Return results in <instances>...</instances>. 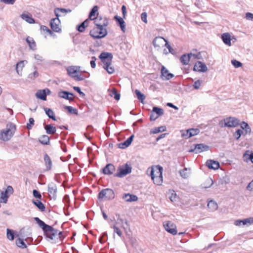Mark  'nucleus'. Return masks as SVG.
I'll list each match as a JSON object with an SVG mask.
<instances>
[{
	"mask_svg": "<svg viewBox=\"0 0 253 253\" xmlns=\"http://www.w3.org/2000/svg\"><path fill=\"white\" fill-rule=\"evenodd\" d=\"M35 220L42 228L46 234L47 238L52 241V243H56L58 240H61L62 238V232L54 229L52 227L45 224L39 217H35Z\"/></svg>",
	"mask_w": 253,
	"mask_h": 253,
	"instance_id": "obj_1",
	"label": "nucleus"
},
{
	"mask_svg": "<svg viewBox=\"0 0 253 253\" xmlns=\"http://www.w3.org/2000/svg\"><path fill=\"white\" fill-rule=\"evenodd\" d=\"M163 167L159 165L153 166L147 170V172L150 171V175L154 183L157 185H161L163 182Z\"/></svg>",
	"mask_w": 253,
	"mask_h": 253,
	"instance_id": "obj_2",
	"label": "nucleus"
},
{
	"mask_svg": "<svg viewBox=\"0 0 253 253\" xmlns=\"http://www.w3.org/2000/svg\"><path fill=\"white\" fill-rule=\"evenodd\" d=\"M103 64V68L109 74L114 73L115 69L112 66L113 55L109 52H102L99 56Z\"/></svg>",
	"mask_w": 253,
	"mask_h": 253,
	"instance_id": "obj_3",
	"label": "nucleus"
},
{
	"mask_svg": "<svg viewBox=\"0 0 253 253\" xmlns=\"http://www.w3.org/2000/svg\"><path fill=\"white\" fill-rule=\"evenodd\" d=\"M16 130V125L13 123H8L6 124L5 128L0 131V139L5 142L10 140L14 135Z\"/></svg>",
	"mask_w": 253,
	"mask_h": 253,
	"instance_id": "obj_4",
	"label": "nucleus"
},
{
	"mask_svg": "<svg viewBox=\"0 0 253 253\" xmlns=\"http://www.w3.org/2000/svg\"><path fill=\"white\" fill-rule=\"evenodd\" d=\"M106 28L94 27L90 30L89 35L94 39H101L107 35Z\"/></svg>",
	"mask_w": 253,
	"mask_h": 253,
	"instance_id": "obj_5",
	"label": "nucleus"
},
{
	"mask_svg": "<svg viewBox=\"0 0 253 253\" xmlns=\"http://www.w3.org/2000/svg\"><path fill=\"white\" fill-rule=\"evenodd\" d=\"M67 71L68 75L75 80L80 81L84 80L83 78L78 74L80 71V66H69L67 68Z\"/></svg>",
	"mask_w": 253,
	"mask_h": 253,
	"instance_id": "obj_6",
	"label": "nucleus"
},
{
	"mask_svg": "<svg viewBox=\"0 0 253 253\" xmlns=\"http://www.w3.org/2000/svg\"><path fill=\"white\" fill-rule=\"evenodd\" d=\"M98 198L105 200H112L115 197V193L113 190L106 188L102 190L99 193Z\"/></svg>",
	"mask_w": 253,
	"mask_h": 253,
	"instance_id": "obj_7",
	"label": "nucleus"
},
{
	"mask_svg": "<svg viewBox=\"0 0 253 253\" xmlns=\"http://www.w3.org/2000/svg\"><path fill=\"white\" fill-rule=\"evenodd\" d=\"M131 172V168L127 164L120 167L118 172L114 176L118 177H123Z\"/></svg>",
	"mask_w": 253,
	"mask_h": 253,
	"instance_id": "obj_8",
	"label": "nucleus"
},
{
	"mask_svg": "<svg viewBox=\"0 0 253 253\" xmlns=\"http://www.w3.org/2000/svg\"><path fill=\"white\" fill-rule=\"evenodd\" d=\"M94 23L96 26V27L105 28L109 25L108 19L106 17L99 16L98 14L94 19Z\"/></svg>",
	"mask_w": 253,
	"mask_h": 253,
	"instance_id": "obj_9",
	"label": "nucleus"
},
{
	"mask_svg": "<svg viewBox=\"0 0 253 253\" xmlns=\"http://www.w3.org/2000/svg\"><path fill=\"white\" fill-rule=\"evenodd\" d=\"M13 189L11 186H8L4 191L0 194V202L6 203L8 197L13 194Z\"/></svg>",
	"mask_w": 253,
	"mask_h": 253,
	"instance_id": "obj_10",
	"label": "nucleus"
},
{
	"mask_svg": "<svg viewBox=\"0 0 253 253\" xmlns=\"http://www.w3.org/2000/svg\"><path fill=\"white\" fill-rule=\"evenodd\" d=\"M165 229L169 233L175 235L177 234L176 226L175 224L170 221H165L163 223Z\"/></svg>",
	"mask_w": 253,
	"mask_h": 253,
	"instance_id": "obj_11",
	"label": "nucleus"
},
{
	"mask_svg": "<svg viewBox=\"0 0 253 253\" xmlns=\"http://www.w3.org/2000/svg\"><path fill=\"white\" fill-rule=\"evenodd\" d=\"M167 40L162 37H157L153 41V45L155 48L159 50L165 46Z\"/></svg>",
	"mask_w": 253,
	"mask_h": 253,
	"instance_id": "obj_12",
	"label": "nucleus"
},
{
	"mask_svg": "<svg viewBox=\"0 0 253 253\" xmlns=\"http://www.w3.org/2000/svg\"><path fill=\"white\" fill-rule=\"evenodd\" d=\"M60 21L58 17L53 18L50 22V26L51 29L55 32L59 33L61 31V28L60 26Z\"/></svg>",
	"mask_w": 253,
	"mask_h": 253,
	"instance_id": "obj_13",
	"label": "nucleus"
},
{
	"mask_svg": "<svg viewBox=\"0 0 253 253\" xmlns=\"http://www.w3.org/2000/svg\"><path fill=\"white\" fill-rule=\"evenodd\" d=\"M224 126L236 127L239 124V120L234 117H229L224 120Z\"/></svg>",
	"mask_w": 253,
	"mask_h": 253,
	"instance_id": "obj_14",
	"label": "nucleus"
},
{
	"mask_svg": "<svg viewBox=\"0 0 253 253\" xmlns=\"http://www.w3.org/2000/svg\"><path fill=\"white\" fill-rule=\"evenodd\" d=\"M209 149V146L201 143L195 145L194 148L189 150V152H195V153L197 154L202 152L203 151H208Z\"/></svg>",
	"mask_w": 253,
	"mask_h": 253,
	"instance_id": "obj_15",
	"label": "nucleus"
},
{
	"mask_svg": "<svg viewBox=\"0 0 253 253\" xmlns=\"http://www.w3.org/2000/svg\"><path fill=\"white\" fill-rule=\"evenodd\" d=\"M253 224V217H250L243 220H237L235 221L234 224L236 226H240L241 225L250 226Z\"/></svg>",
	"mask_w": 253,
	"mask_h": 253,
	"instance_id": "obj_16",
	"label": "nucleus"
},
{
	"mask_svg": "<svg viewBox=\"0 0 253 253\" xmlns=\"http://www.w3.org/2000/svg\"><path fill=\"white\" fill-rule=\"evenodd\" d=\"M194 70L199 72H205L208 70V68L205 63L198 61L194 65Z\"/></svg>",
	"mask_w": 253,
	"mask_h": 253,
	"instance_id": "obj_17",
	"label": "nucleus"
},
{
	"mask_svg": "<svg viewBox=\"0 0 253 253\" xmlns=\"http://www.w3.org/2000/svg\"><path fill=\"white\" fill-rule=\"evenodd\" d=\"M122 198L126 202H135L138 200V198L136 195L129 193L123 194Z\"/></svg>",
	"mask_w": 253,
	"mask_h": 253,
	"instance_id": "obj_18",
	"label": "nucleus"
},
{
	"mask_svg": "<svg viewBox=\"0 0 253 253\" xmlns=\"http://www.w3.org/2000/svg\"><path fill=\"white\" fill-rule=\"evenodd\" d=\"M223 42L226 44L228 46L231 45V41L232 40L234 39L236 40V39L233 37L232 38L231 37V36L229 33H225L222 34L221 37Z\"/></svg>",
	"mask_w": 253,
	"mask_h": 253,
	"instance_id": "obj_19",
	"label": "nucleus"
},
{
	"mask_svg": "<svg viewBox=\"0 0 253 253\" xmlns=\"http://www.w3.org/2000/svg\"><path fill=\"white\" fill-rule=\"evenodd\" d=\"M48 192L50 197L52 198H55L57 192V186L55 184L51 183L48 184Z\"/></svg>",
	"mask_w": 253,
	"mask_h": 253,
	"instance_id": "obj_20",
	"label": "nucleus"
},
{
	"mask_svg": "<svg viewBox=\"0 0 253 253\" xmlns=\"http://www.w3.org/2000/svg\"><path fill=\"white\" fill-rule=\"evenodd\" d=\"M115 170V166L111 164H107L103 169L102 172L104 174H111Z\"/></svg>",
	"mask_w": 253,
	"mask_h": 253,
	"instance_id": "obj_21",
	"label": "nucleus"
},
{
	"mask_svg": "<svg viewBox=\"0 0 253 253\" xmlns=\"http://www.w3.org/2000/svg\"><path fill=\"white\" fill-rule=\"evenodd\" d=\"M58 96L60 98H64L70 101L73 100V94L66 91H61L58 93Z\"/></svg>",
	"mask_w": 253,
	"mask_h": 253,
	"instance_id": "obj_22",
	"label": "nucleus"
},
{
	"mask_svg": "<svg viewBox=\"0 0 253 253\" xmlns=\"http://www.w3.org/2000/svg\"><path fill=\"white\" fill-rule=\"evenodd\" d=\"M134 137L133 135H131L129 138H128L125 141L122 143H120L118 144V147L121 149H125L128 147L131 143Z\"/></svg>",
	"mask_w": 253,
	"mask_h": 253,
	"instance_id": "obj_23",
	"label": "nucleus"
},
{
	"mask_svg": "<svg viewBox=\"0 0 253 253\" xmlns=\"http://www.w3.org/2000/svg\"><path fill=\"white\" fill-rule=\"evenodd\" d=\"M206 165L209 169H217L219 167V163L218 162L211 160H208Z\"/></svg>",
	"mask_w": 253,
	"mask_h": 253,
	"instance_id": "obj_24",
	"label": "nucleus"
},
{
	"mask_svg": "<svg viewBox=\"0 0 253 253\" xmlns=\"http://www.w3.org/2000/svg\"><path fill=\"white\" fill-rule=\"evenodd\" d=\"M161 74L162 77L165 78L167 80H170L174 76L172 74L169 73V71L164 66L162 67Z\"/></svg>",
	"mask_w": 253,
	"mask_h": 253,
	"instance_id": "obj_25",
	"label": "nucleus"
},
{
	"mask_svg": "<svg viewBox=\"0 0 253 253\" xmlns=\"http://www.w3.org/2000/svg\"><path fill=\"white\" fill-rule=\"evenodd\" d=\"M20 17L21 18L24 20H25L27 22L32 24L35 23L34 19L32 18V15L27 13H23Z\"/></svg>",
	"mask_w": 253,
	"mask_h": 253,
	"instance_id": "obj_26",
	"label": "nucleus"
},
{
	"mask_svg": "<svg viewBox=\"0 0 253 253\" xmlns=\"http://www.w3.org/2000/svg\"><path fill=\"white\" fill-rule=\"evenodd\" d=\"M44 162L46 167V170H50L52 168V163L51 159L47 154H45L44 156Z\"/></svg>",
	"mask_w": 253,
	"mask_h": 253,
	"instance_id": "obj_27",
	"label": "nucleus"
},
{
	"mask_svg": "<svg viewBox=\"0 0 253 253\" xmlns=\"http://www.w3.org/2000/svg\"><path fill=\"white\" fill-rule=\"evenodd\" d=\"M115 19L116 20L117 23L120 25L122 31L124 33L126 31V25L125 22L120 17L118 16H115L114 17Z\"/></svg>",
	"mask_w": 253,
	"mask_h": 253,
	"instance_id": "obj_28",
	"label": "nucleus"
},
{
	"mask_svg": "<svg viewBox=\"0 0 253 253\" xmlns=\"http://www.w3.org/2000/svg\"><path fill=\"white\" fill-rule=\"evenodd\" d=\"M26 42L29 45V46L32 50H35L36 49V43L33 38L28 37L26 38Z\"/></svg>",
	"mask_w": 253,
	"mask_h": 253,
	"instance_id": "obj_29",
	"label": "nucleus"
},
{
	"mask_svg": "<svg viewBox=\"0 0 253 253\" xmlns=\"http://www.w3.org/2000/svg\"><path fill=\"white\" fill-rule=\"evenodd\" d=\"M208 207L211 211H213L218 209V205L215 201L211 200L208 203Z\"/></svg>",
	"mask_w": 253,
	"mask_h": 253,
	"instance_id": "obj_30",
	"label": "nucleus"
},
{
	"mask_svg": "<svg viewBox=\"0 0 253 253\" xmlns=\"http://www.w3.org/2000/svg\"><path fill=\"white\" fill-rule=\"evenodd\" d=\"M36 96L38 98L42 100L46 99V94L44 89L38 90L36 93Z\"/></svg>",
	"mask_w": 253,
	"mask_h": 253,
	"instance_id": "obj_31",
	"label": "nucleus"
},
{
	"mask_svg": "<svg viewBox=\"0 0 253 253\" xmlns=\"http://www.w3.org/2000/svg\"><path fill=\"white\" fill-rule=\"evenodd\" d=\"M44 128L47 134H53L55 133L56 128L51 125H46L44 126Z\"/></svg>",
	"mask_w": 253,
	"mask_h": 253,
	"instance_id": "obj_32",
	"label": "nucleus"
},
{
	"mask_svg": "<svg viewBox=\"0 0 253 253\" xmlns=\"http://www.w3.org/2000/svg\"><path fill=\"white\" fill-rule=\"evenodd\" d=\"M71 10L70 9H67L65 8H56L54 9V13L56 17H59L60 16V13H65L67 12H70Z\"/></svg>",
	"mask_w": 253,
	"mask_h": 253,
	"instance_id": "obj_33",
	"label": "nucleus"
},
{
	"mask_svg": "<svg viewBox=\"0 0 253 253\" xmlns=\"http://www.w3.org/2000/svg\"><path fill=\"white\" fill-rule=\"evenodd\" d=\"M39 141L43 145H48L50 142V138L47 135H43L40 137Z\"/></svg>",
	"mask_w": 253,
	"mask_h": 253,
	"instance_id": "obj_34",
	"label": "nucleus"
},
{
	"mask_svg": "<svg viewBox=\"0 0 253 253\" xmlns=\"http://www.w3.org/2000/svg\"><path fill=\"white\" fill-rule=\"evenodd\" d=\"M89 21V20L88 19L85 20L80 25L77 26V29L80 32H83L84 31L85 28L87 26Z\"/></svg>",
	"mask_w": 253,
	"mask_h": 253,
	"instance_id": "obj_35",
	"label": "nucleus"
},
{
	"mask_svg": "<svg viewBox=\"0 0 253 253\" xmlns=\"http://www.w3.org/2000/svg\"><path fill=\"white\" fill-rule=\"evenodd\" d=\"M240 126L245 131V133L244 134V135L247 134L248 133L250 134L251 132V128H250V127L249 126L248 124L247 123L245 122H242L240 124Z\"/></svg>",
	"mask_w": 253,
	"mask_h": 253,
	"instance_id": "obj_36",
	"label": "nucleus"
},
{
	"mask_svg": "<svg viewBox=\"0 0 253 253\" xmlns=\"http://www.w3.org/2000/svg\"><path fill=\"white\" fill-rule=\"evenodd\" d=\"M24 61H21L18 62L16 64V72L20 76L22 75V69L24 67Z\"/></svg>",
	"mask_w": 253,
	"mask_h": 253,
	"instance_id": "obj_37",
	"label": "nucleus"
},
{
	"mask_svg": "<svg viewBox=\"0 0 253 253\" xmlns=\"http://www.w3.org/2000/svg\"><path fill=\"white\" fill-rule=\"evenodd\" d=\"M44 110L45 111L46 114L49 118L52 119L54 121L56 120L55 114L51 109L44 108Z\"/></svg>",
	"mask_w": 253,
	"mask_h": 253,
	"instance_id": "obj_38",
	"label": "nucleus"
},
{
	"mask_svg": "<svg viewBox=\"0 0 253 253\" xmlns=\"http://www.w3.org/2000/svg\"><path fill=\"white\" fill-rule=\"evenodd\" d=\"M191 58L189 54H184L180 58V61L183 65H188Z\"/></svg>",
	"mask_w": 253,
	"mask_h": 253,
	"instance_id": "obj_39",
	"label": "nucleus"
},
{
	"mask_svg": "<svg viewBox=\"0 0 253 253\" xmlns=\"http://www.w3.org/2000/svg\"><path fill=\"white\" fill-rule=\"evenodd\" d=\"M166 127L165 126H161L153 128L151 130V133L156 134L159 132H162L166 131Z\"/></svg>",
	"mask_w": 253,
	"mask_h": 253,
	"instance_id": "obj_40",
	"label": "nucleus"
},
{
	"mask_svg": "<svg viewBox=\"0 0 253 253\" xmlns=\"http://www.w3.org/2000/svg\"><path fill=\"white\" fill-rule=\"evenodd\" d=\"M114 229V233H116L120 237H122L123 235L122 231L118 226V223L116 222L113 225L112 227Z\"/></svg>",
	"mask_w": 253,
	"mask_h": 253,
	"instance_id": "obj_41",
	"label": "nucleus"
},
{
	"mask_svg": "<svg viewBox=\"0 0 253 253\" xmlns=\"http://www.w3.org/2000/svg\"><path fill=\"white\" fill-rule=\"evenodd\" d=\"M190 169L184 168L183 169L180 171L179 173L181 176L184 178L188 177L190 173Z\"/></svg>",
	"mask_w": 253,
	"mask_h": 253,
	"instance_id": "obj_42",
	"label": "nucleus"
},
{
	"mask_svg": "<svg viewBox=\"0 0 253 253\" xmlns=\"http://www.w3.org/2000/svg\"><path fill=\"white\" fill-rule=\"evenodd\" d=\"M34 204L42 211L45 210V207L44 205L39 200H33Z\"/></svg>",
	"mask_w": 253,
	"mask_h": 253,
	"instance_id": "obj_43",
	"label": "nucleus"
},
{
	"mask_svg": "<svg viewBox=\"0 0 253 253\" xmlns=\"http://www.w3.org/2000/svg\"><path fill=\"white\" fill-rule=\"evenodd\" d=\"M152 113H155L158 118L164 114V110L162 108L154 107L152 110Z\"/></svg>",
	"mask_w": 253,
	"mask_h": 253,
	"instance_id": "obj_44",
	"label": "nucleus"
},
{
	"mask_svg": "<svg viewBox=\"0 0 253 253\" xmlns=\"http://www.w3.org/2000/svg\"><path fill=\"white\" fill-rule=\"evenodd\" d=\"M214 182L212 179L211 178L209 177L207 178L205 183H204L202 185V187L204 188H208L211 187Z\"/></svg>",
	"mask_w": 253,
	"mask_h": 253,
	"instance_id": "obj_45",
	"label": "nucleus"
},
{
	"mask_svg": "<svg viewBox=\"0 0 253 253\" xmlns=\"http://www.w3.org/2000/svg\"><path fill=\"white\" fill-rule=\"evenodd\" d=\"M98 7L97 6L95 5L93 7L91 10L90 12L89 15V20H94L95 17H94L95 13L98 11Z\"/></svg>",
	"mask_w": 253,
	"mask_h": 253,
	"instance_id": "obj_46",
	"label": "nucleus"
},
{
	"mask_svg": "<svg viewBox=\"0 0 253 253\" xmlns=\"http://www.w3.org/2000/svg\"><path fill=\"white\" fill-rule=\"evenodd\" d=\"M16 244L18 247L22 249H25L27 247L26 245L21 238H18L16 240Z\"/></svg>",
	"mask_w": 253,
	"mask_h": 253,
	"instance_id": "obj_47",
	"label": "nucleus"
},
{
	"mask_svg": "<svg viewBox=\"0 0 253 253\" xmlns=\"http://www.w3.org/2000/svg\"><path fill=\"white\" fill-rule=\"evenodd\" d=\"M110 95L112 97H114V98L116 100H119L120 98V94L118 93L117 90L115 88H113V90L111 91Z\"/></svg>",
	"mask_w": 253,
	"mask_h": 253,
	"instance_id": "obj_48",
	"label": "nucleus"
},
{
	"mask_svg": "<svg viewBox=\"0 0 253 253\" xmlns=\"http://www.w3.org/2000/svg\"><path fill=\"white\" fill-rule=\"evenodd\" d=\"M6 236L7 238L11 241H12L14 239V235L13 230H10L9 229H7L6 230Z\"/></svg>",
	"mask_w": 253,
	"mask_h": 253,
	"instance_id": "obj_49",
	"label": "nucleus"
},
{
	"mask_svg": "<svg viewBox=\"0 0 253 253\" xmlns=\"http://www.w3.org/2000/svg\"><path fill=\"white\" fill-rule=\"evenodd\" d=\"M189 55L191 60H195V59H200L201 58L202 56L200 53H189Z\"/></svg>",
	"mask_w": 253,
	"mask_h": 253,
	"instance_id": "obj_50",
	"label": "nucleus"
},
{
	"mask_svg": "<svg viewBox=\"0 0 253 253\" xmlns=\"http://www.w3.org/2000/svg\"><path fill=\"white\" fill-rule=\"evenodd\" d=\"M242 134H244V131L241 129H238L234 133L233 136L236 138V139L238 140L240 138Z\"/></svg>",
	"mask_w": 253,
	"mask_h": 253,
	"instance_id": "obj_51",
	"label": "nucleus"
},
{
	"mask_svg": "<svg viewBox=\"0 0 253 253\" xmlns=\"http://www.w3.org/2000/svg\"><path fill=\"white\" fill-rule=\"evenodd\" d=\"M250 152L248 150L243 154V157L245 162L248 163L250 160Z\"/></svg>",
	"mask_w": 253,
	"mask_h": 253,
	"instance_id": "obj_52",
	"label": "nucleus"
},
{
	"mask_svg": "<svg viewBox=\"0 0 253 253\" xmlns=\"http://www.w3.org/2000/svg\"><path fill=\"white\" fill-rule=\"evenodd\" d=\"M35 121L33 118H30L29 120V123L27 124V128L28 129H31L33 126L34 125Z\"/></svg>",
	"mask_w": 253,
	"mask_h": 253,
	"instance_id": "obj_53",
	"label": "nucleus"
},
{
	"mask_svg": "<svg viewBox=\"0 0 253 253\" xmlns=\"http://www.w3.org/2000/svg\"><path fill=\"white\" fill-rule=\"evenodd\" d=\"M64 108L66 110H67L68 111V112L69 113H72V114H77V110L76 109L73 108L71 106H65Z\"/></svg>",
	"mask_w": 253,
	"mask_h": 253,
	"instance_id": "obj_54",
	"label": "nucleus"
},
{
	"mask_svg": "<svg viewBox=\"0 0 253 253\" xmlns=\"http://www.w3.org/2000/svg\"><path fill=\"white\" fill-rule=\"evenodd\" d=\"M190 136L192 137L198 134L200 132V130L198 128H191L189 129Z\"/></svg>",
	"mask_w": 253,
	"mask_h": 253,
	"instance_id": "obj_55",
	"label": "nucleus"
},
{
	"mask_svg": "<svg viewBox=\"0 0 253 253\" xmlns=\"http://www.w3.org/2000/svg\"><path fill=\"white\" fill-rule=\"evenodd\" d=\"M231 63L235 68H239L241 67L242 65V63L236 60H232L231 61Z\"/></svg>",
	"mask_w": 253,
	"mask_h": 253,
	"instance_id": "obj_56",
	"label": "nucleus"
},
{
	"mask_svg": "<svg viewBox=\"0 0 253 253\" xmlns=\"http://www.w3.org/2000/svg\"><path fill=\"white\" fill-rule=\"evenodd\" d=\"M39 76V73L37 70H35L33 73L29 75L28 78L31 79H35Z\"/></svg>",
	"mask_w": 253,
	"mask_h": 253,
	"instance_id": "obj_57",
	"label": "nucleus"
},
{
	"mask_svg": "<svg viewBox=\"0 0 253 253\" xmlns=\"http://www.w3.org/2000/svg\"><path fill=\"white\" fill-rule=\"evenodd\" d=\"M169 192L171 193V196L169 197V199L171 201L173 202L176 200V194L174 191L171 190L169 191Z\"/></svg>",
	"mask_w": 253,
	"mask_h": 253,
	"instance_id": "obj_58",
	"label": "nucleus"
},
{
	"mask_svg": "<svg viewBox=\"0 0 253 253\" xmlns=\"http://www.w3.org/2000/svg\"><path fill=\"white\" fill-rule=\"evenodd\" d=\"M33 196L39 199H41L42 195L37 190H34L33 191Z\"/></svg>",
	"mask_w": 253,
	"mask_h": 253,
	"instance_id": "obj_59",
	"label": "nucleus"
},
{
	"mask_svg": "<svg viewBox=\"0 0 253 253\" xmlns=\"http://www.w3.org/2000/svg\"><path fill=\"white\" fill-rule=\"evenodd\" d=\"M201 85V81L200 80H197L195 81L193 84V87L195 89H198L200 88Z\"/></svg>",
	"mask_w": 253,
	"mask_h": 253,
	"instance_id": "obj_60",
	"label": "nucleus"
},
{
	"mask_svg": "<svg viewBox=\"0 0 253 253\" xmlns=\"http://www.w3.org/2000/svg\"><path fill=\"white\" fill-rule=\"evenodd\" d=\"M135 92L140 102L142 103V94L137 89H136Z\"/></svg>",
	"mask_w": 253,
	"mask_h": 253,
	"instance_id": "obj_61",
	"label": "nucleus"
},
{
	"mask_svg": "<svg viewBox=\"0 0 253 253\" xmlns=\"http://www.w3.org/2000/svg\"><path fill=\"white\" fill-rule=\"evenodd\" d=\"M246 18L250 21H253V14L250 12H247L246 14Z\"/></svg>",
	"mask_w": 253,
	"mask_h": 253,
	"instance_id": "obj_62",
	"label": "nucleus"
},
{
	"mask_svg": "<svg viewBox=\"0 0 253 253\" xmlns=\"http://www.w3.org/2000/svg\"><path fill=\"white\" fill-rule=\"evenodd\" d=\"M16 0H0L1 2L8 4H13Z\"/></svg>",
	"mask_w": 253,
	"mask_h": 253,
	"instance_id": "obj_63",
	"label": "nucleus"
},
{
	"mask_svg": "<svg viewBox=\"0 0 253 253\" xmlns=\"http://www.w3.org/2000/svg\"><path fill=\"white\" fill-rule=\"evenodd\" d=\"M247 190L252 191L253 190V180L251 181L247 187Z\"/></svg>",
	"mask_w": 253,
	"mask_h": 253,
	"instance_id": "obj_64",
	"label": "nucleus"
}]
</instances>
